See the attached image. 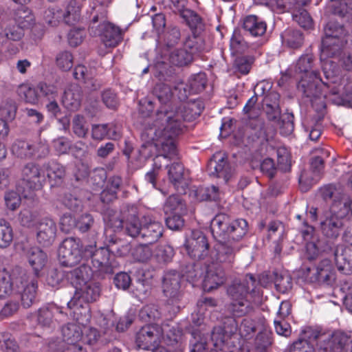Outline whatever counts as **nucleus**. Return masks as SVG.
Wrapping results in <instances>:
<instances>
[{
    "mask_svg": "<svg viewBox=\"0 0 352 352\" xmlns=\"http://www.w3.org/2000/svg\"><path fill=\"white\" fill-rule=\"evenodd\" d=\"M204 109L201 101L195 100L183 104L170 110L163 107L158 113L159 119L164 121V126L153 130L154 137H159V142L165 157L178 158L176 138L183 133L186 127L184 122L197 118Z\"/></svg>",
    "mask_w": 352,
    "mask_h": 352,
    "instance_id": "f257e3e1",
    "label": "nucleus"
},
{
    "mask_svg": "<svg viewBox=\"0 0 352 352\" xmlns=\"http://www.w3.org/2000/svg\"><path fill=\"white\" fill-rule=\"evenodd\" d=\"M313 56L311 54L302 55L298 60L295 71L301 74L300 80L297 87L299 91L309 98L312 106L317 101L322 107H325V99L327 98V90L333 96L339 95L337 100H333L337 104H352V82H348L342 87V91L338 87L331 88L330 82L333 81L323 82L318 71L312 70Z\"/></svg>",
    "mask_w": 352,
    "mask_h": 352,
    "instance_id": "f03ea898",
    "label": "nucleus"
},
{
    "mask_svg": "<svg viewBox=\"0 0 352 352\" xmlns=\"http://www.w3.org/2000/svg\"><path fill=\"white\" fill-rule=\"evenodd\" d=\"M226 293L231 300L226 307L227 311L235 316H244L253 312L262 296L255 276L250 273L242 278L233 280L228 286Z\"/></svg>",
    "mask_w": 352,
    "mask_h": 352,
    "instance_id": "7ed1b4c3",
    "label": "nucleus"
},
{
    "mask_svg": "<svg viewBox=\"0 0 352 352\" xmlns=\"http://www.w3.org/2000/svg\"><path fill=\"white\" fill-rule=\"evenodd\" d=\"M93 15L89 27V34L99 36L100 41L107 48H115L124 38V32L119 26L107 21V10L102 6L94 8Z\"/></svg>",
    "mask_w": 352,
    "mask_h": 352,
    "instance_id": "20e7f679",
    "label": "nucleus"
},
{
    "mask_svg": "<svg viewBox=\"0 0 352 352\" xmlns=\"http://www.w3.org/2000/svg\"><path fill=\"white\" fill-rule=\"evenodd\" d=\"M248 228V223L245 219L231 221L230 217L226 213H218L210 222L213 237L217 241L231 243H239L247 234Z\"/></svg>",
    "mask_w": 352,
    "mask_h": 352,
    "instance_id": "39448f33",
    "label": "nucleus"
},
{
    "mask_svg": "<svg viewBox=\"0 0 352 352\" xmlns=\"http://www.w3.org/2000/svg\"><path fill=\"white\" fill-rule=\"evenodd\" d=\"M25 257L36 276L21 281L23 287L21 294V303L23 307L29 308L36 300L38 290V277L47 262V256L40 248L32 247L27 250Z\"/></svg>",
    "mask_w": 352,
    "mask_h": 352,
    "instance_id": "423d86ee",
    "label": "nucleus"
},
{
    "mask_svg": "<svg viewBox=\"0 0 352 352\" xmlns=\"http://www.w3.org/2000/svg\"><path fill=\"white\" fill-rule=\"evenodd\" d=\"M116 243L117 239L112 237L107 247H101L95 250L96 243L94 245L85 247V254L86 256H89L91 258L94 273H97L98 276L104 277L105 275L113 274L115 272L119 265L113 252H116L119 255L122 254L118 247L114 248Z\"/></svg>",
    "mask_w": 352,
    "mask_h": 352,
    "instance_id": "0eeeda50",
    "label": "nucleus"
},
{
    "mask_svg": "<svg viewBox=\"0 0 352 352\" xmlns=\"http://www.w3.org/2000/svg\"><path fill=\"white\" fill-rule=\"evenodd\" d=\"M100 292L99 284L89 280L76 289L74 297L67 302V307L73 310L72 313L77 322L85 324L90 316L89 307H84L82 302L89 304L96 301Z\"/></svg>",
    "mask_w": 352,
    "mask_h": 352,
    "instance_id": "6e6552de",
    "label": "nucleus"
},
{
    "mask_svg": "<svg viewBox=\"0 0 352 352\" xmlns=\"http://www.w3.org/2000/svg\"><path fill=\"white\" fill-rule=\"evenodd\" d=\"M325 36L322 41V54L327 57H336L340 54L342 47L347 43L348 31L344 25L330 21L324 28Z\"/></svg>",
    "mask_w": 352,
    "mask_h": 352,
    "instance_id": "1a4fd4ad",
    "label": "nucleus"
},
{
    "mask_svg": "<svg viewBox=\"0 0 352 352\" xmlns=\"http://www.w3.org/2000/svg\"><path fill=\"white\" fill-rule=\"evenodd\" d=\"M310 338L318 340V352H346L351 339L341 331L321 333L316 330L312 331Z\"/></svg>",
    "mask_w": 352,
    "mask_h": 352,
    "instance_id": "9d476101",
    "label": "nucleus"
},
{
    "mask_svg": "<svg viewBox=\"0 0 352 352\" xmlns=\"http://www.w3.org/2000/svg\"><path fill=\"white\" fill-rule=\"evenodd\" d=\"M21 181L24 189L21 191L19 189V191L23 197H31L34 191L41 190L45 184V171L38 164L29 162L21 170Z\"/></svg>",
    "mask_w": 352,
    "mask_h": 352,
    "instance_id": "9b49d317",
    "label": "nucleus"
},
{
    "mask_svg": "<svg viewBox=\"0 0 352 352\" xmlns=\"http://www.w3.org/2000/svg\"><path fill=\"white\" fill-rule=\"evenodd\" d=\"M154 138L156 140L155 146L158 148V150L160 152V155L156 156L154 158V166L158 169L161 168V164L158 165L160 157L167 158L170 160H175V162H174L170 166L166 165V168H168V179L177 191L179 192H185L188 186V183L184 178V166L182 163L179 162V153L178 152V158L171 159L170 157H165L163 155L161 145L159 142V137H153V139Z\"/></svg>",
    "mask_w": 352,
    "mask_h": 352,
    "instance_id": "f8f14e48",
    "label": "nucleus"
},
{
    "mask_svg": "<svg viewBox=\"0 0 352 352\" xmlns=\"http://www.w3.org/2000/svg\"><path fill=\"white\" fill-rule=\"evenodd\" d=\"M83 256V245L80 239H65L58 248V259L61 265L73 267L78 264Z\"/></svg>",
    "mask_w": 352,
    "mask_h": 352,
    "instance_id": "ddd939ff",
    "label": "nucleus"
},
{
    "mask_svg": "<svg viewBox=\"0 0 352 352\" xmlns=\"http://www.w3.org/2000/svg\"><path fill=\"white\" fill-rule=\"evenodd\" d=\"M235 316L225 317L222 325L214 327L211 333V340L216 351H225L229 345L228 340L239 332V324Z\"/></svg>",
    "mask_w": 352,
    "mask_h": 352,
    "instance_id": "4468645a",
    "label": "nucleus"
},
{
    "mask_svg": "<svg viewBox=\"0 0 352 352\" xmlns=\"http://www.w3.org/2000/svg\"><path fill=\"white\" fill-rule=\"evenodd\" d=\"M163 328L158 324H147L136 333L135 343L138 349L151 350L158 346L162 341Z\"/></svg>",
    "mask_w": 352,
    "mask_h": 352,
    "instance_id": "2eb2a0df",
    "label": "nucleus"
},
{
    "mask_svg": "<svg viewBox=\"0 0 352 352\" xmlns=\"http://www.w3.org/2000/svg\"><path fill=\"white\" fill-rule=\"evenodd\" d=\"M215 247V254L213 258V265L225 270H230L234 265L236 254L240 251L239 243H231L226 241H219Z\"/></svg>",
    "mask_w": 352,
    "mask_h": 352,
    "instance_id": "dca6fc26",
    "label": "nucleus"
},
{
    "mask_svg": "<svg viewBox=\"0 0 352 352\" xmlns=\"http://www.w3.org/2000/svg\"><path fill=\"white\" fill-rule=\"evenodd\" d=\"M184 247L188 254L194 260L204 259L209 252V243L206 236L201 232H193L186 240Z\"/></svg>",
    "mask_w": 352,
    "mask_h": 352,
    "instance_id": "f3484780",
    "label": "nucleus"
},
{
    "mask_svg": "<svg viewBox=\"0 0 352 352\" xmlns=\"http://www.w3.org/2000/svg\"><path fill=\"white\" fill-rule=\"evenodd\" d=\"M181 274L176 270L167 271L163 277L162 287L164 295L168 298V304L175 305L181 298Z\"/></svg>",
    "mask_w": 352,
    "mask_h": 352,
    "instance_id": "a211bd4d",
    "label": "nucleus"
},
{
    "mask_svg": "<svg viewBox=\"0 0 352 352\" xmlns=\"http://www.w3.org/2000/svg\"><path fill=\"white\" fill-rule=\"evenodd\" d=\"M343 218L336 213H331L320 222L322 235L329 241H335L343 230Z\"/></svg>",
    "mask_w": 352,
    "mask_h": 352,
    "instance_id": "6ab92c4d",
    "label": "nucleus"
},
{
    "mask_svg": "<svg viewBox=\"0 0 352 352\" xmlns=\"http://www.w3.org/2000/svg\"><path fill=\"white\" fill-rule=\"evenodd\" d=\"M154 94L158 99L159 102L161 103V106L156 113V118L153 123V128L155 130L161 129L162 126H164V121L161 120V119L160 120L158 118L159 112L163 107L170 110L172 108H173V106L171 102L173 94L168 85L165 84L157 85L154 88Z\"/></svg>",
    "mask_w": 352,
    "mask_h": 352,
    "instance_id": "aec40b11",
    "label": "nucleus"
},
{
    "mask_svg": "<svg viewBox=\"0 0 352 352\" xmlns=\"http://www.w3.org/2000/svg\"><path fill=\"white\" fill-rule=\"evenodd\" d=\"M36 230L38 242L43 246H48L55 239L57 230L56 224L51 218L44 217L38 223Z\"/></svg>",
    "mask_w": 352,
    "mask_h": 352,
    "instance_id": "412c9836",
    "label": "nucleus"
},
{
    "mask_svg": "<svg viewBox=\"0 0 352 352\" xmlns=\"http://www.w3.org/2000/svg\"><path fill=\"white\" fill-rule=\"evenodd\" d=\"M93 274L92 268L89 265L82 263L72 270L67 271L65 272V279L76 289L89 280Z\"/></svg>",
    "mask_w": 352,
    "mask_h": 352,
    "instance_id": "4be33fe9",
    "label": "nucleus"
},
{
    "mask_svg": "<svg viewBox=\"0 0 352 352\" xmlns=\"http://www.w3.org/2000/svg\"><path fill=\"white\" fill-rule=\"evenodd\" d=\"M226 271L217 265L209 266L203 283L204 290L210 292L223 285L226 280Z\"/></svg>",
    "mask_w": 352,
    "mask_h": 352,
    "instance_id": "5701e85b",
    "label": "nucleus"
},
{
    "mask_svg": "<svg viewBox=\"0 0 352 352\" xmlns=\"http://www.w3.org/2000/svg\"><path fill=\"white\" fill-rule=\"evenodd\" d=\"M144 224L142 227L141 239L147 243L156 242L163 234V226L157 221H152L148 216H144Z\"/></svg>",
    "mask_w": 352,
    "mask_h": 352,
    "instance_id": "b1692460",
    "label": "nucleus"
},
{
    "mask_svg": "<svg viewBox=\"0 0 352 352\" xmlns=\"http://www.w3.org/2000/svg\"><path fill=\"white\" fill-rule=\"evenodd\" d=\"M243 28L252 36H262L266 32L267 23L256 15H248L243 20Z\"/></svg>",
    "mask_w": 352,
    "mask_h": 352,
    "instance_id": "393cba45",
    "label": "nucleus"
},
{
    "mask_svg": "<svg viewBox=\"0 0 352 352\" xmlns=\"http://www.w3.org/2000/svg\"><path fill=\"white\" fill-rule=\"evenodd\" d=\"M209 167L210 169H214L211 170V175L218 178L228 179L230 168L226 157L217 153L214 154L210 160Z\"/></svg>",
    "mask_w": 352,
    "mask_h": 352,
    "instance_id": "a878e982",
    "label": "nucleus"
},
{
    "mask_svg": "<svg viewBox=\"0 0 352 352\" xmlns=\"http://www.w3.org/2000/svg\"><path fill=\"white\" fill-rule=\"evenodd\" d=\"M45 167L47 177L52 186L63 184L66 174L65 166L56 161H52L49 162Z\"/></svg>",
    "mask_w": 352,
    "mask_h": 352,
    "instance_id": "bb28decb",
    "label": "nucleus"
},
{
    "mask_svg": "<svg viewBox=\"0 0 352 352\" xmlns=\"http://www.w3.org/2000/svg\"><path fill=\"white\" fill-rule=\"evenodd\" d=\"M122 183V177L118 175L110 177L106 188L100 194V199L103 203H109L117 198V192Z\"/></svg>",
    "mask_w": 352,
    "mask_h": 352,
    "instance_id": "cd10ccee",
    "label": "nucleus"
},
{
    "mask_svg": "<svg viewBox=\"0 0 352 352\" xmlns=\"http://www.w3.org/2000/svg\"><path fill=\"white\" fill-rule=\"evenodd\" d=\"M81 98V91L78 88H69L64 91L62 102L66 109L74 111L80 107Z\"/></svg>",
    "mask_w": 352,
    "mask_h": 352,
    "instance_id": "c85d7f7f",
    "label": "nucleus"
},
{
    "mask_svg": "<svg viewBox=\"0 0 352 352\" xmlns=\"http://www.w3.org/2000/svg\"><path fill=\"white\" fill-rule=\"evenodd\" d=\"M13 19L22 28H30L35 21V17L32 11L25 6H21L14 10Z\"/></svg>",
    "mask_w": 352,
    "mask_h": 352,
    "instance_id": "c756f323",
    "label": "nucleus"
},
{
    "mask_svg": "<svg viewBox=\"0 0 352 352\" xmlns=\"http://www.w3.org/2000/svg\"><path fill=\"white\" fill-rule=\"evenodd\" d=\"M333 13L342 19H346V27L352 32V3H346L342 0H331Z\"/></svg>",
    "mask_w": 352,
    "mask_h": 352,
    "instance_id": "7c9ffc66",
    "label": "nucleus"
},
{
    "mask_svg": "<svg viewBox=\"0 0 352 352\" xmlns=\"http://www.w3.org/2000/svg\"><path fill=\"white\" fill-rule=\"evenodd\" d=\"M283 43L292 49H298L302 47L304 43V36L298 30L292 28L287 29L281 34Z\"/></svg>",
    "mask_w": 352,
    "mask_h": 352,
    "instance_id": "2f4dec72",
    "label": "nucleus"
},
{
    "mask_svg": "<svg viewBox=\"0 0 352 352\" xmlns=\"http://www.w3.org/2000/svg\"><path fill=\"white\" fill-rule=\"evenodd\" d=\"M58 201H60L67 209L77 212L82 208V201L78 196L76 190L72 192H65L58 195Z\"/></svg>",
    "mask_w": 352,
    "mask_h": 352,
    "instance_id": "473e14b6",
    "label": "nucleus"
},
{
    "mask_svg": "<svg viewBox=\"0 0 352 352\" xmlns=\"http://www.w3.org/2000/svg\"><path fill=\"white\" fill-rule=\"evenodd\" d=\"M11 151L18 158L30 159L34 155L35 148L32 144L25 140H16L12 145Z\"/></svg>",
    "mask_w": 352,
    "mask_h": 352,
    "instance_id": "72a5a7b5",
    "label": "nucleus"
},
{
    "mask_svg": "<svg viewBox=\"0 0 352 352\" xmlns=\"http://www.w3.org/2000/svg\"><path fill=\"white\" fill-rule=\"evenodd\" d=\"M182 18L184 19L192 33L199 34L204 29V23L201 17L190 9L182 12Z\"/></svg>",
    "mask_w": 352,
    "mask_h": 352,
    "instance_id": "f704fd0d",
    "label": "nucleus"
},
{
    "mask_svg": "<svg viewBox=\"0 0 352 352\" xmlns=\"http://www.w3.org/2000/svg\"><path fill=\"white\" fill-rule=\"evenodd\" d=\"M193 60L190 53L188 52L186 49L177 48L173 50L170 54L168 60L170 63L176 67L187 66L192 63Z\"/></svg>",
    "mask_w": 352,
    "mask_h": 352,
    "instance_id": "c9c22d12",
    "label": "nucleus"
},
{
    "mask_svg": "<svg viewBox=\"0 0 352 352\" xmlns=\"http://www.w3.org/2000/svg\"><path fill=\"white\" fill-rule=\"evenodd\" d=\"M81 6L76 0H70L67 6L65 12L63 14V20L69 25H73L80 20Z\"/></svg>",
    "mask_w": 352,
    "mask_h": 352,
    "instance_id": "e433bc0d",
    "label": "nucleus"
},
{
    "mask_svg": "<svg viewBox=\"0 0 352 352\" xmlns=\"http://www.w3.org/2000/svg\"><path fill=\"white\" fill-rule=\"evenodd\" d=\"M199 34H193L186 38L184 41V48L188 50V53L193 57V55L202 52L204 49V41L198 35Z\"/></svg>",
    "mask_w": 352,
    "mask_h": 352,
    "instance_id": "4c0bfd02",
    "label": "nucleus"
},
{
    "mask_svg": "<svg viewBox=\"0 0 352 352\" xmlns=\"http://www.w3.org/2000/svg\"><path fill=\"white\" fill-rule=\"evenodd\" d=\"M164 210L166 214L184 212L186 210V206L180 196L172 195L167 198L164 206Z\"/></svg>",
    "mask_w": 352,
    "mask_h": 352,
    "instance_id": "58836bf2",
    "label": "nucleus"
},
{
    "mask_svg": "<svg viewBox=\"0 0 352 352\" xmlns=\"http://www.w3.org/2000/svg\"><path fill=\"white\" fill-rule=\"evenodd\" d=\"M254 62V58L252 56H239L235 58L233 67L235 72L241 75H247L250 73Z\"/></svg>",
    "mask_w": 352,
    "mask_h": 352,
    "instance_id": "ea45409f",
    "label": "nucleus"
},
{
    "mask_svg": "<svg viewBox=\"0 0 352 352\" xmlns=\"http://www.w3.org/2000/svg\"><path fill=\"white\" fill-rule=\"evenodd\" d=\"M13 239V231L9 222L0 219V248L10 245Z\"/></svg>",
    "mask_w": 352,
    "mask_h": 352,
    "instance_id": "a19ab883",
    "label": "nucleus"
},
{
    "mask_svg": "<svg viewBox=\"0 0 352 352\" xmlns=\"http://www.w3.org/2000/svg\"><path fill=\"white\" fill-rule=\"evenodd\" d=\"M63 339L68 345L78 344L82 338L81 331L75 324H69L62 329Z\"/></svg>",
    "mask_w": 352,
    "mask_h": 352,
    "instance_id": "79ce46f5",
    "label": "nucleus"
},
{
    "mask_svg": "<svg viewBox=\"0 0 352 352\" xmlns=\"http://www.w3.org/2000/svg\"><path fill=\"white\" fill-rule=\"evenodd\" d=\"M152 243L139 244L132 250V256L135 260L139 262L147 261L153 255V250L150 247Z\"/></svg>",
    "mask_w": 352,
    "mask_h": 352,
    "instance_id": "37998d69",
    "label": "nucleus"
},
{
    "mask_svg": "<svg viewBox=\"0 0 352 352\" xmlns=\"http://www.w3.org/2000/svg\"><path fill=\"white\" fill-rule=\"evenodd\" d=\"M141 320L145 322L155 321L161 318L162 314L158 306L155 304H148L144 306L139 314Z\"/></svg>",
    "mask_w": 352,
    "mask_h": 352,
    "instance_id": "c03bdc74",
    "label": "nucleus"
},
{
    "mask_svg": "<svg viewBox=\"0 0 352 352\" xmlns=\"http://www.w3.org/2000/svg\"><path fill=\"white\" fill-rule=\"evenodd\" d=\"M300 232L305 241L307 242V248H309L311 246L314 249V255L311 258H314L315 256L318 254V250L316 248V245L314 243H310L314 238L315 233V228L308 224L306 221H304L302 227L300 229Z\"/></svg>",
    "mask_w": 352,
    "mask_h": 352,
    "instance_id": "a18cd8bd",
    "label": "nucleus"
},
{
    "mask_svg": "<svg viewBox=\"0 0 352 352\" xmlns=\"http://www.w3.org/2000/svg\"><path fill=\"white\" fill-rule=\"evenodd\" d=\"M190 91L192 94H199L204 91L207 85V78L204 73L196 74L188 80Z\"/></svg>",
    "mask_w": 352,
    "mask_h": 352,
    "instance_id": "49530a36",
    "label": "nucleus"
},
{
    "mask_svg": "<svg viewBox=\"0 0 352 352\" xmlns=\"http://www.w3.org/2000/svg\"><path fill=\"white\" fill-rule=\"evenodd\" d=\"M19 345L7 332L0 333V350L3 352H19Z\"/></svg>",
    "mask_w": 352,
    "mask_h": 352,
    "instance_id": "de8ad7c7",
    "label": "nucleus"
},
{
    "mask_svg": "<svg viewBox=\"0 0 352 352\" xmlns=\"http://www.w3.org/2000/svg\"><path fill=\"white\" fill-rule=\"evenodd\" d=\"M16 105L12 100H6L0 104V115L4 119L12 120L16 113Z\"/></svg>",
    "mask_w": 352,
    "mask_h": 352,
    "instance_id": "09e8293b",
    "label": "nucleus"
},
{
    "mask_svg": "<svg viewBox=\"0 0 352 352\" xmlns=\"http://www.w3.org/2000/svg\"><path fill=\"white\" fill-rule=\"evenodd\" d=\"M274 284L277 291L285 294L292 288V278L288 274L274 273Z\"/></svg>",
    "mask_w": 352,
    "mask_h": 352,
    "instance_id": "8fccbe9b",
    "label": "nucleus"
},
{
    "mask_svg": "<svg viewBox=\"0 0 352 352\" xmlns=\"http://www.w3.org/2000/svg\"><path fill=\"white\" fill-rule=\"evenodd\" d=\"M19 94L27 102L31 104L36 103L39 99L37 86L31 87L26 85H22L19 88Z\"/></svg>",
    "mask_w": 352,
    "mask_h": 352,
    "instance_id": "3c124183",
    "label": "nucleus"
},
{
    "mask_svg": "<svg viewBox=\"0 0 352 352\" xmlns=\"http://www.w3.org/2000/svg\"><path fill=\"white\" fill-rule=\"evenodd\" d=\"M246 47L245 42L238 30H234L230 41V48L232 54L241 53Z\"/></svg>",
    "mask_w": 352,
    "mask_h": 352,
    "instance_id": "603ef678",
    "label": "nucleus"
},
{
    "mask_svg": "<svg viewBox=\"0 0 352 352\" xmlns=\"http://www.w3.org/2000/svg\"><path fill=\"white\" fill-rule=\"evenodd\" d=\"M255 321L250 318H245L241 320L239 327V333L241 337L245 339L251 338L256 332Z\"/></svg>",
    "mask_w": 352,
    "mask_h": 352,
    "instance_id": "864d4df0",
    "label": "nucleus"
},
{
    "mask_svg": "<svg viewBox=\"0 0 352 352\" xmlns=\"http://www.w3.org/2000/svg\"><path fill=\"white\" fill-rule=\"evenodd\" d=\"M294 20L305 29H310L313 26V21L309 12L305 9H300L292 14Z\"/></svg>",
    "mask_w": 352,
    "mask_h": 352,
    "instance_id": "5fc2aeb1",
    "label": "nucleus"
},
{
    "mask_svg": "<svg viewBox=\"0 0 352 352\" xmlns=\"http://www.w3.org/2000/svg\"><path fill=\"white\" fill-rule=\"evenodd\" d=\"M201 272L195 263L186 265L182 270V276L190 283H195L201 276Z\"/></svg>",
    "mask_w": 352,
    "mask_h": 352,
    "instance_id": "6e6d98bb",
    "label": "nucleus"
},
{
    "mask_svg": "<svg viewBox=\"0 0 352 352\" xmlns=\"http://www.w3.org/2000/svg\"><path fill=\"white\" fill-rule=\"evenodd\" d=\"M39 98H46L47 100L54 99L57 96V87L45 82H40L37 85Z\"/></svg>",
    "mask_w": 352,
    "mask_h": 352,
    "instance_id": "4d7b16f0",
    "label": "nucleus"
},
{
    "mask_svg": "<svg viewBox=\"0 0 352 352\" xmlns=\"http://www.w3.org/2000/svg\"><path fill=\"white\" fill-rule=\"evenodd\" d=\"M13 290V283L12 282L11 276L3 271L1 272L0 276V298H3L10 295Z\"/></svg>",
    "mask_w": 352,
    "mask_h": 352,
    "instance_id": "13d9d810",
    "label": "nucleus"
},
{
    "mask_svg": "<svg viewBox=\"0 0 352 352\" xmlns=\"http://www.w3.org/2000/svg\"><path fill=\"white\" fill-rule=\"evenodd\" d=\"M72 130L75 135L79 138H84L88 132L86 126V120L82 115H76L72 120Z\"/></svg>",
    "mask_w": 352,
    "mask_h": 352,
    "instance_id": "bf43d9fd",
    "label": "nucleus"
},
{
    "mask_svg": "<svg viewBox=\"0 0 352 352\" xmlns=\"http://www.w3.org/2000/svg\"><path fill=\"white\" fill-rule=\"evenodd\" d=\"M65 272L58 268L49 270L46 277L47 284L52 287H58L65 278Z\"/></svg>",
    "mask_w": 352,
    "mask_h": 352,
    "instance_id": "052dcab7",
    "label": "nucleus"
},
{
    "mask_svg": "<svg viewBox=\"0 0 352 352\" xmlns=\"http://www.w3.org/2000/svg\"><path fill=\"white\" fill-rule=\"evenodd\" d=\"M62 18V11L54 8H48L43 14L45 22L53 27L58 25Z\"/></svg>",
    "mask_w": 352,
    "mask_h": 352,
    "instance_id": "680f3d73",
    "label": "nucleus"
},
{
    "mask_svg": "<svg viewBox=\"0 0 352 352\" xmlns=\"http://www.w3.org/2000/svg\"><path fill=\"white\" fill-rule=\"evenodd\" d=\"M181 38V32L178 27L171 26L168 28L164 34V43L168 47L176 45Z\"/></svg>",
    "mask_w": 352,
    "mask_h": 352,
    "instance_id": "e2e57ef3",
    "label": "nucleus"
},
{
    "mask_svg": "<svg viewBox=\"0 0 352 352\" xmlns=\"http://www.w3.org/2000/svg\"><path fill=\"white\" fill-rule=\"evenodd\" d=\"M142 227L139 219L135 216L125 223L126 233L133 238L141 237Z\"/></svg>",
    "mask_w": 352,
    "mask_h": 352,
    "instance_id": "0e129e2a",
    "label": "nucleus"
},
{
    "mask_svg": "<svg viewBox=\"0 0 352 352\" xmlns=\"http://www.w3.org/2000/svg\"><path fill=\"white\" fill-rule=\"evenodd\" d=\"M56 60L57 66L63 71H68L73 66V56L67 51L59 53Z\"/></svg>",
    "mask_w": 352,
    "mask_h": 352,
    "instance_id": "69168bd1",
    "label": "nucleus"
},
{
    "mask_svg": "<svg viewBox=\"0 0 352 352\" xmlns=\"http://www.w3.org/2000/svg\"><path fill=\"white\" fill-rule=\"evenodd\" d=\"M175 254L174 249L169 245L158 246L156 251V257L160 262H170Z\"/></svg>",
    "mask_w": 352,
    "mask_h": 352,
    "instance_id": "338daca9",
    "label": "nucleus"
},
{
    "mask_svg": "<svg viewBox=\"0 0 352 352\" xmlns=\"http://www.w3.org/2000/svg\"><path fill=\"white\" fill-rule=\"evenodd\" d=\"M289 352H315V349L307 340L299 339L290 346Z\"/></svg>",
    "mask_w": 352,
    "mask_h": 352,
    "instance_id": "774afa93",
    "label": "nucleus"
}]
</instances>
